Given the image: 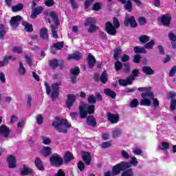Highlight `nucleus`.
Here are the masks:
<instances>
[{"label": "nucleus", "mask_w": 176, "mask_h": 176, "mask_svg": "<svg viewBox=\"0 0 176 176\" xmlns=\"http://www.w3.org/2000/svg\"><path fill=\"white\" fill-rule=\"evenodd\" d=\"M150 39L151 38L146 35H142L139 37L140 43H146L147 42H149Z\"/></svg>", "instance_id": "42"}, {"label": "nucleus", "mask_w": 176, "mask_h": 176, "mask_svg": "<svg viewBox=\"0 0 176 176\" xmlns=\"http://www.w3.org/2000/svg\"><path fill=\"white\" fill-rule=\"evenodd\" d=\"M19 75L24 76L25 74H27V70L25 69V67L23 65V63L19 62Z\"/></svg>", "instance_id": "41"}, {"label": "nucleus", "mask_w": 176, "mask_h": 176, "mask_svg": "<svg viewBox=\"0 0 176 176\" xmlns=\"http://www.w3.org/2000/svg\"><path fill=\"white\" fill-rule=\"evenodd\" d=\"M42 139L43 144H44V145H50V144H52V140H50V138L46 136H42Z\"/></svg>", "instance_id": "53"}, {"label": "nucleus", "mask_w": 176, "mask_h": 176, "mask_svg": "<svg viewBox=\"0 0 176 176\" xmlns=\"http://www.w3.org/2000/svg\"><path fill=\"white\" fill-rule=\"evenodd\" d=\"M138 104L140 102H138V99L134 98L133 100L131 101L129 106L131 108H137L138 107Z\"/></svg>", "instance_id": "51"}, {"label": "nucleus", "mask_w": 176, "mask_h": 176, "mask_svg": "<svg viewBox=\"0 0 176 176\" xmlns=\"http://www.w3.org/2000/svg\"><path fill=\"white\" fill-rule=\"evenodd\" d=\"M31 174H34V169L28 167L27 165H23V169L21 170L20 175L24 176L31 175Z\"/></svg>", "instance_id": "13"}, {"label": "nucleus", "mask_w": 176, "mask_h": 176, "mask_svg": "<svg viewBox=\"0 0 176 176\" xmlns=\"http://www.w3.org/2000/svg\"><path fill=\"white\" fill-rule=\"evenodd\" d=\"M23 9H24V5L21 3L12 7V10L14 12H20V10H23Z\"/></svg>", "instance_id": "37"}, {"label": "nucleus", "mask_w": 176, "mask_h": 176, "mask_svg": "<svg viewBox=\"0 0 176 176\" xmlns=\"http://www.w3.org/2000/svg\"><path fill=\"white\" fill-rule=\"evenodd\" d=\"M55 3L54 0H45L44 2V4L45 6H47V8H52Z\"/></svg>", "instance_id": "56"}, {"label": "nucleus", "mask_w": 176, "mask_h": 176, "mask_svg": "<svg viewBox=\"0 0 176 176\" xmlns=\"http://www.w3.org/2000/svg\"><path fill=\"white\" fill-rule=\"evenodd\" d=\"M36 120L37 124H42V123H43V117L41 114H38L36 117Z\"/></svg>", "instance_id": "57"}, {"label": "nucleus", "mask_w": 176, "mask_h": 176, "mask_svg": "<svg viewBox=\"0 0 176 176\" xmlns=\"http://www.w3.org/2000/svg\"><path fill=\"white\" fill-rule=\"evenodd\" d=\"M58 86H61V82L54 83L51 87L47 83H45L46 93L48 96L51 93V98L52 100H56L58 97Z\"/></svg>", "instance_id": "3"}, {"label": "nucleus", "mask_w": 176, "mask_h": 176, "mask_svg": "<svg viewBox=\"0 0 176 176\" xmlns=\"http://www.w3.org/2000/svg\"><path fill=\"white\" fill-rule=\"evenodd\" d=\"M112 145V143H111V142H103L100 144V146L102 148H109V146H111Z\"/></svg>", "instance_id": "64"}, {"label": "nucleus", "mask_w": 176, "mask_h": 176, "mask_svg": "<svg viewBox=\"0 0 176 176\" xmlns=\"http://www.w3.org/2000/svg\"><path fill=\"white\" fill-rule=\"evenodd\" d=\"M41 155L44 156V157H47L52 155V148L49 146H44L41 150Z\"/></svg>", "instance_id": "24"}, {"label": "nucleus", "mask_w": 176, "mask_h": 176, "mask_svg": "<svg viewBox=\"0 0 176 176\" xmlns=\"http://www.w3.org/2000/svg\"><path fill=\"white\" fill-rule=\"evenodd\" d=\"M98 101H102V96L100 94V92H96L95 96L93 94H90L88 97L87 101L89 104H96Z\"/></svg>", "instance_id": "9"}, {"label": "nucleus", "mask_w": 176, "mask_h": 176, "mask_svg": "<svg viewBox=\"0 0 176 176\" xmlns=\"http://www.w3.org/2000/svg\"><path fill=\"white\" fill-rule=\"evenodd\" d=\"M141 97L142 100L140 101V104L144 107H151L152 105L154 108H157L159 107V100L155 98V94L153 91H148L141 94Z\"/></svg>", "instance_id": "1"}, {"label": "nucleus", "mask_w": 176, "mask_h": 176, "mask_svg": "<svg viewBox=\"0 0 176 176\" xmlns=\"http://www.w3.org/2000/svg\"><path fill=\"white\" fill-rule=\"evenodd\" d=\"M76 101V96L74 94L67 95V100H66V107L69 110L72 108V105H74V102Z\"/></svg>", "instance_id": "11"}, {"label": "nucleus", "mask_w": 176, "mask_h": 176, "mask_svg": "<svg viewBox=\"0 0 176 176\" xmlns=\"http://www.w3.org/2000/svg\"><path fill=\"white\" fill-rule=\"evenodd\" d=\"M133 50L136 54L146 53V50L144 47L136 46L133 48Z\"/></svg>", "instance_id": "34"}, {"label": "nucleus", "mask_w": 176, "mask_h": 176, "mask_svg": "<svg viewBox=\"0 0 176 176\" xmlns=\"http://www.w3.org/2000/svg\"><path fill=\"white\" fill-rule=\"evenodd\" d=\"M107 119L109 122L112 124H116L119 122V116L118 115L112 114L111 112L107 113Z\"/></svg>", "instance_id": "18"}, {"label": "nucleus", "mask_w": 176, "mask_h": 176, "mask_svg": "<svg viewBox=\"0 0 176 176\" xmlns=\"http://www.w3.org/2000/svg\"><path fill=\"white\" fill-rule=\"evenodd\" d=\"M22 24L24 25L25 31H26V32H32V31H34L32 24L28 23H23Z\"/></svg>", "instance_id": "39"}, {"label": "nucleus", "mask_w": 176, "mask_h": 176, "mask_svg": "<svg viewBox=\"0 0 176 176\" xmlns=\"http://www.w3.org/2000/svg\"><path fill=\"white\" fill-rule=\"evenodd\" d=\"M34 164L36 167L41 171H43L45 170V167L43 166V163L42 162V160H41V158L39 157H36L35 161H34Z\"/></svg>", "instance_id": "25"}, {"label": "nucleus", "mask_w": 176, "mask_h": 176, "mask_svg": "<svg viewBox=\"0 0 176 176\" xmlns=\"http://www.w3.org/2000/svg\"><path fill=\"white\" fill-rule=\"evenodd\" d=\"M118 165L121 168V171H126L127 168H130V167H131V164L127 162H121L120 164H118Z\"/></svg>", "instance_id": "27"}, {"label": "nucleus", "mask_w": 176, "mask_h": 176, "mask_svg": "<svg viewBox=\"0 0 176 176\" xmlns=\"http://www.w3.org/2000/svg\"><path fill=\"white\" fill-rule=\"evenodd\" d=\"M49 65L52 69H56L57 67H59L60 69L64 68V60H60L57 59H53L49 61Z\"/></svg>", "instance_id": "8"}, {"label": "nucleus", "mask_w": 176, "mask_h": 176, "mask_svg": "<svg viewBox=\"0 0 176 176\" xmlns=\"http://www.w3.org/2000/svg\"><path fill=\"white\" fill-rule=\"evenodd\" d=\"M115 68H116V71H120V69L123 68V64L122 63V62L119 60H116Z\"/></svg>", "instance_id": "52"}, {"label": "nucleus", "mask_w": 176, "mask_h": 176, "mask_svg": "<svg viewBox=\"0 0 176 176\" xmlns=\"http://www.w3.org/2000/svg\"><path fill=\"white\" fill-rule=\"evenodd\" d=\"M50 16L51 17L54 23H60V19L58 18V15H57V14H56L54 11L50 12Z\"/></svg>", "instance_id": "38"}, {"label": "nucleus", "mask_w": 176, "mask_h": 176, "mask_svg": "<svg viewBox=\"0 0 176 176\" xmlns=\"http://www.w3.org/2000/svg\"><path fill=\"white\" fill-rule=\"evenodd\" d=\"M7 161L8 162L9 168H14L16 167V157L14 156H8Z\"/></svg>", "instance_id": "21"}, {"label": "nucleus", "mask_w": 176, "mask_h": 176, "mask_svg": "<svg viewBox=\"0 0 176 176\" xmlns=\"http://www.w3.org/2000/svg\"><path fill=\"white\" fill-rule=\"evenodd\" d=\"M122 176H134V173L133 172L132 168L127 169L126 170H124L122 173Z\"/></svg>", "instance_id": "46"}, {"label": "nucleus", "mask_w": 176, "mask_h": 176, "mask_svg": "<svg viewBox=\"0 0 176 176\" xmlns=\"http://www.w3.org/2000/svg\"><path fill=\"white\" fill-rule=\"evenodd\" d=\"M120 27V23H107L104 26V31L108 34V35H111V36H115L116 35V30Z\"/></svg>", "instance_id": "5"}, {"label": "nucleus", "mask_w": 176, "mask_h": 176, "mask_svg": "<svg viewBox=\"0 0 176 176\" xmlns=\"http://www.w3.org/2000/svg\"><path fill=\"white\" fill-rule=\"evenodd\" d=\"M162 147H160V149H161V151H166V149L170 148V144L167 142H163L162 143Z\"/></svg>", "instance_id": "54"}, {"label": "nucleus", "mask_w": 176, "mask_h": 176, "mask_svg": "<svg viewBox=\"0 0 176 176\" xmlns=\"http://www.w3.org/2000/svg\"><path fill=\"white\" fill-rule=\"evenodd\" d=\"M50 162L51 166H63L64 161L63 160V157L58 154L52 155L50 158Z\"/></svg>", "instance_id": "7"}, {"label": "nucleus", "mask_w": 176, "mask_h": 176, "mask_svg": "<svg viewBox=\"0 0 176 176\" xmlns=\"http://www.w3.org/2000/svg\"><path fill=\"white\" fill-rule=\"evenodd\" d=\"M168 96L170 98V106L169 107L170 111H175L176 109V99L174 98L176 96L175 92H168Z\"/></svg>", "instance_id": "10"}, {"label": "nucleus", "mask_w": 176, "mask_h": 176, "mask_svg": "<svg viewBox=\"0 0 176 176\" xmlns=\"http://www.w3.org/2000/svg\"><path fill=\"white\" fill-rule=\"evenodd\" d=\"M168 36L170 41H171V42H175L176 35L174 34L173 32H169L168 34Z\"/></svg>", "instance_id": "61"}, {"label": "nucleus", "mask_w": 176, "mask_h": 176, "mask_svg": "<svg viewBox=\"0 0 176 176\" xmlns=\"http://www.w3.org/2000/svg\"><path fill=\"white\" fill-rule=\"evenodd\" d=\"M124 71L126 74H130V65L129 63L124 64Z\"/></svg>", "instance_id": "63"}, {"label": "nucleus", "mask_w": 176, "mask_h": 176, "mask_svg": "<svg viewBox=\"0 0 176 176\" xmlns=\"http://www.w3.org/2000/svg\"><path fill=\"white\" fill-rule=\"evenodd\" d=\"M70 74H71V75L78 76L79 75V74H80V69H79V67H78L72 68L70 69Z\"/></svg>", "instance_id": "43"}, {"label": "nucleus", "mask_w": 176, "mask_h": 176, "mask_svg": "<svg viewBox=\"0 0 176 176\" xmlns=\"http://www.w3.org/2000/svg\"><path fill=\"white\" fill-rule=\"evenodd\" d=\"M124 23H137V21H135V18H134V16H131L130 18L126 16L125 18Z\"/></svg>", "instance_id": "58"}, {"label": "nucleus", "mask_w": 176, "mask_h": 176, "mask_svg": "<svg viewBox=\"0 0 176 176\" xmlns=\"http://www.w3.org/2000/svg\"><path fill=\"white\" fill-rule=\"evenodd\" d=\"M98 36L101 41H108V37L107 36V33H105L103 31H101V30L99 31Z\"/></svg>", "instance_id": "47"}, {"label": "nucleus", "mask_w": 176, "mask_h": 176, "mask_svg": "<svg viewBox=\"0 0 176 176\" xmlns=\"http://www.w3.org/2000/svg\"><path fill=\"white\" fill-rule=\"evenodd\" d=\"M122 134V130L119 129V128H116L113 131V138H118V137H120V135Z\"/></svg>", "instance_id": "45"}, {"label": "nucleus", "mask_w": 176, "mask_h": 176, "mask_svg": "<svg viewBox=\"0 0 176 176\" xmlns=\"http://www.w3.org/2000/svg\"><path fill=\"white\" fill-rule=\"evenodd\" d=\"M87 124L88 126H91V127H96V126H97V121H96L94 116H89L87 117Z\"/></svg>", "instance_id": "22"}, {"label": "nucleus", "mask_w": 176, "mask_h": 176, "mask_svg": "<svg viewBox=\"0 0 176 176\" xmlns=\"http://www.w3.org/2000/svg\"><path fill=\"white\" fill-rule=\"evenodd\" d=\"M87 61L88 63L89 68L93 69L94 65L96 64V58L91 55V54H89L87 57Z\"/></svg>", "instance_id": "14"}, {"label": "nucleus", "mask_w": 176, "mask_h": 176, "mask_svg": "<svg viewBox=\"0 0 176 176\" xmlns=\"http://www.w3.org/2000/svg\"><path fill=\"white\" fill-rule=\"evenodd\" d=\"M80 58H82V54L80 52L71 54L68 56V60H80Z\"/></svg>", "instance_id": "30"}, {"label": "nucleus", "mask_w": 176, "mask_h": 176, "mask_svg": "<svg viewBox=\"0 0 176 176\" xmlns=\"http://www.w3.org/2000/svg\"><path fill=\"white\" fill-rule=\"evenodd\" d=\"M172 19L173 18L171 17V14L170 13H166L158 18V21H160L161 23H171Z\"/></svg>", "instance_id": "17"}, {"label": "nucleus", "mask_w": 176, "mask_h": 176, "mask_svg": "<svg viewBox=\"0 0 176 176\" xmlns=\"http://www.w3.org/2000/svg\"><path fill=\"white\" fill-rule=\"evenodd\" d=\"M85 27H89L87 30V32L90 34H94V32L98 30V27L94 23H85Z\"/></svg>", "instance_id": "16"}, {"label": "nucleus", "mask_w": 176, "mask_h": 176, "mask_svg": "<svg viewBox=\"0 0 176 176\" xmlns=\"http://www.w3.org/2000/svg\"><path fill=\"white\" fill-rule=\"evenodd\" d=\"M36 1H32L31 9H32V14L30 15V19H36L38 14H41L42 12H43V7L38 6L36 7Z\"/></svg>", "instance_id": "6"}, {"label": "nucleus", "mask_w": 176, "mask_h": 176, "mask_svg": "<svg viewBox=\"0 0 176 176\" xmlns=\"http://www.w3.org/2000/svg\"><path fill=\"white\" fill-rule=\"evenodd\" d=\"M82 160L85 163L86 166H90V162H91V156L90 155L89 152H82Z\"/></svg>", "instance_id": "15"}, {"label": "nucleus", "mask_w": 176, "mask_h": 176, "mask_svg": "<svg viewBox=\"0 0 176 176\" xmlns=\"http://www.w3.org/2000/svg\"><path fill=\"white\" fill-rule=\"evenodd\" d=\"M32 101V96H31V94H28V99H27L28 108H31Z\"/></svg>", "instance_id": "59"}, {"label": "nucleus", "mask_w": 176, "mask_h": 176, "mask_svg": "<svg viewBox=\"0 0 176 176\" xmlns=\"http://www.w3.org/2000/svg\"><path fill=\"white\" fill-rule=\"evenodd\" d=\"M54 122H52V126L56 129L58 133H63L67 134L68 129H71V124L68 123V120L56 117Z\"/></svg>", "instance_id": "2"}, {"label": "nucleus", "mask_w": 176, "mask_h": 176, "mask_svg": "<svg viewBox=\"0 0 176 176\" xmlns=\"http://www.w3.org/2000/svg\"><path fill=\"white\" fill-rule=\"evenodd\" d=\"M53 47L56 50H61V49L64 47V42L62 41V42L54 43Z\"/></svg>", "instance_id": "50"}, {"label": "nucleus", "mask_w": 176, "mask_h": 176, "mask_svg": "<svg viewBox=\"0 0 176 176\" xmlns=\"http://www.w3.org/2000/svg\"><path fill=\"white\" fill-rule=\"evenodd\" d=\"M60 25L59 23H54V24L51 25V31L52 32V36L55 39H57L58 38V36L57 35V28H58V26Z\"/></svg>", "instance_id": "23"}, {"label": "nucleus", "mask_w": 176, "mask_h": 176, "mask_svg": "<svg viewBox=\"0 0 176 176\" xmlns=\"http://www.w3.org/2000/svg\"><path fill=\"white\" fill-rule=\"evenodd\" d=\"M10 134V129H9V127L6 126V125L0 126V135H2V137H4V138H8Z\"/></svg>", "instance_id": "12"}, {"label": "nucleus", "mask_w": 176, "mask_h": 176, "mask_svg": "<svg viewBox=\"0 0 176 176\" xmlns=\"http://www.w3.org/2000/svg\"><path fill=\"white\" fill-rule=\"evenodd\" d=\"M72 160H74V155L71 153L69 151H67L64 156V162L67 164V163H69V162H72Z\"/></svg>", "instance_id": "29"}, {"label": "nucleus", "mask_w": 176, "mask_h": 176, "mask_svg": "<svg viewBox=\"0 0 176 176\" xmlns=\"http://www.w3.org/2000/svg\"><path fill=\"white\" fill-rule=\"evenodd\" d=\"M152 88L151 87H138V90L139 91H146V93H148V91H151Z\"/></svg>", "instance_id": "62"}, {"label": "nucleus", "mask_w": 176, "mask_h": 176, "mask_svg": "<svg viewBox=\"0 0 176 176\" xmlns=\"http://www.w3.org/2000/svg\"><path fill=\"white\" fill-rule=\"evenodd\" d=\"M124 8L125 10L131 13V12H133V3H131V0H127L124 3Z\"/></svg>", "instance_id": "32"}, {"label": "nucleus", "mask_w": 176, "mask_h": 176, "mask_svg": "<svg viewBox=\"0 0 176 176\" xmlns=\"http://www.w3.org/2000/svg\"><path fill=\"white\" fill-rule=\"evenodd\" d=\"M153 46H155V41L151 40L144 45V49L151 50V49H153Z\"/></svg>", "instance_id": "48"}, {"label": "nucleus", "mask_w": 176, "mask_h": 176, "mask_svg": "<svg viewBox=\"0 0 176 176\" xmlns=\"http://www.w3.org/2000/svg\"><path fill=\"white\" fill-rule=\"evenodd\" d=\"M142 71L144 74H146V75H153V74H155L153 69H152L149 66H144Z\"/></svg>", "instance_id": "31"}, {"label": "nucleus", "mask_w": 176, "mask_h": 176, "mask_svg": "<svg viewBox=\"0 0 176 176\" xmlns=\"http://www.w3.org/2000/svg\"><path fill=\"white\" fill-rule=\"evenodd\" d=\"M175 74H176V66L175 65L169 71V73H168L169 78H173V76H175Z\"/></svg>", "instance_id": "55"}, {"label": "nucleus", "mask_w": 176, "mask_h": 176, "mask_svg": "<svg viewBox=\"0 0 176 176\" xmlns=\"http://www.w3.org/2000/svg\"><path fill=\"white\" fill-rule=\"evenodd\" d=\"M102 4L100 2H96L92 6V10L94 12H98V10H101Z\"/></svg>", "instance_id": "49"}, {"label": "nucleus", "mask_w": 176, "mask_h": 176, "mask_svg": "<svg viewBox=\"0 0 176 176\" xmlns=\"http://www.w3.org/2000/svg\"><path fill=\"white\" fill-rule=\"evenodd\" d=\"M23 20V17L20 15L14 16L11 18L10 23H19Z\"/></svg>", "instance_id": "44"}, {"label": "nucleus", "mask_w": 176, "mask_h": 176, "mask_svg": "<svg viewBox=\"0 0 176 176\" xmlns=\"http://www.w3.org/2000/svg\"><path fill=\"white\" fill-rule=\"evenodd\" d=\"M8 34V28L3 24H0V39L3 41L5 39V35Z\"/></svg>", "instance_id": "26"}, {"label": "nucleus", "mask_w": 176, "mask_h": 176, "mask_svg": "<svg viewBox=\"0 0 176 176\" xmlns=\"http://www.w3.org/2000/svg\"><path fill=\"white\" fill-rule=\"evenodd\" d=\"M78 168L80 170V171H85V163H83L82 161H80L78 163Z\"/></svg>", "instance_id": "60"}, {"label": "nucleus", "mask_w": 176, "mask_h": 176, "mask_svg": "<svg viewBox=\"0 0 176 176\" xmlns=\"http://www.w3.org/2000/svg\"><path fill=\"white\" fill-rule=\"evenodd\" d=\"M40 38H41L43 41H49V34L47 33V29H46V28H42L40 30Z\"/></svg>", "instance_id": "19"}, {"label": "nucleus", "mask_w": 176, "mask_h": 176, "mask_svg": "<svg viewBox=\"0 0 176 176\" xmlns=\"http://www.w3.org/2000/svg\"><path fill=\"white\" fill-rule=\"evenodd\" d=\"M100 80L102 85H105L108 82V74H107V71H104L100 77Z\"/></svg>", "instance_id": "33"}, {"label": "nucleus", "mask_w": 176, "mask_h": 176, "mask_svg": "<svg viewBox=\"0 0 176 176\" xmlns=\"http://www.w3.org/2000/svg\"><path fill=\"white\" fill-rule=\"evenodd\" d=\"M140 75V70L135 69L131 74L130 78L132 79V83L135 80V78H137Z\"/></svg>", "instance_id": "40"}, {"label": "nucleus", "mask_w": 176, "mask_h": 176, "mask_svg": "<svg viewBox=\"0 0 176 176\" xmlns=\"http://www.w3.org/2000/svg\"><path fill=\"white\" fill-rule=\"evenodd\" d=\"M96 109V105L94 104H84L79 107L80 118V119H85L87 118V113L91 115L94 113Z\"/></svg>", "instance_id": "4"}, {"label": "nucleus", "mask_w": 176, "mask_h": 176, "mask_svg": "<svg viewBox=\"0 0 176 176\" xmlns=\"http://www.w3.org/2000/svg\"><path fill=\"white\" fill-rule=\"evenodd\" d=\"M104 94H106V96H109V97L113 98V100H115V98H116V93L111 90V89L109 88L104 89Z\"/></svg>", "instance_id": "28"}, {"label": "nucleus", "mask_w": 176, "mask_h": 176, "mask_svg": "<svg viewBox=\"0 0 176 176\" xmlns=\"http://www.w3.org/2000/svg\"><path fill=\"white\" fill-rule=\"evenodd\" d=\"M118 83L120 86H129L133 84V79L130 78V77H127L126 80L120 79L118 80Z\"/></svg>", "instance_id": "20"}, {"label": "nucleus", "mask_w": 176, "mask_h": 176, "mask_svg": "<svg viewBox=\"0 0 176 176\" xmlns=\"http://www.w3.org/2000/svg\"><path fill=\"white\" fill-rule=\"evenodd\" d=\"M120 171H122V169L118 164L113 166L111 173L114 176L119 175V174H120Z\"/></svg>", "instance_id": "36"}, {"label": "nucleus", "mask_w": 176, "mask_h": 176, "mask_svg": "<svg viewBox=\"0 0 176 176\" xmlns=\"http://www.w3.org/2000/svg\"><path fill=\"white\" fill-rule=\"evenodd\" d=\"M122 56V49L120 48H116L114 50V60H119V58H120V56Z\"/></svg>", "instance_id": "35"}]
</instances>
